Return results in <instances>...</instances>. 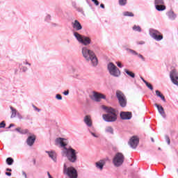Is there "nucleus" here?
Instances as JSON below:
<instances>
[{"instance_id": "nucleus-31", "label": "nucleus", "mask_w": 178, "mask_h": 178, "mask_svg": "<svg viewBox=\"0 0 178 178\" xmlns=\"http://www.w3.org/2000/svg\"><path fill=\"white\" fill-rule=\"evenodd\" d=\"M155 6L156 5H163V0H155L154 1Z\"/></svg>"}, {"instance_id": "nucleus-15", "label": "nucleus", "mask_w": 178, "mask_h": 178, "mask_svg": "<svg viewBox=\"0 0 178 178\" xmlns=\"http://www.w3.org/2000/svg\"><path fill=\"white\" fill-rule=\"evenodd\" d=\"M72 26L73 27L74 30H76V31H79L83 29V26H81V24L76 19L73 22H72Z\"/></svg>"}, {"instance_id": "nucleus-3", "label": "nucleus", "mask_w": 178, "mask_h": 178, "mask_svg": "<svg viewBox=\"0 0 178 178\" xmlns=\"http://www.w3.org/2000/svg\"><path fill=\"white\" fill-rule=\"evenodd\" d=\"M102 108L107 113L102 115V118L105 122H116L118 115H116V111H115V109H113L112 107H108L106 106H102Z\"/></svg>"}, {"instance_id": "nucleus-32", "label": "nucleus", "mask_w": 178, "mask_h": 178, "mask_svg": "<svg viewBox=\"0 0 178 178\" xmlns=\"http://www.w3.org/2000/svg\"><path fill=\"white\" fill-rule=\"evenodd\" d=\"M145 84L147 86V88H149V90H151V91L154 90V88L152 87V85H151V83H147V81H145Z\"/></svg>"}, {"instance_id": "nucleus-9", "label": "nucleus", "mask_w": 178, "mask_h": 178, "mask_svg": "<svg viewBox=\"0 0 178 178\" xmlns=\"http://www.w3.org/2000/svg\"><path fill=\"white\" fill-rule=\"evenodd\" d=\"M116 97L120 102V106L122 108H124V106H126L127 102H126V97L124 96L123 92L118 90L116 92Z\"/></svg>"}, {"instance_id": "nucleus-40", "label": "nucleus", "mask_w": 178, "mask_h": 178, "mask_svg": "<svg viewBox=\"0 0 178 178\" xmlns=\"http://www.w3.org/2000/svg\"><path fill=\"white\" fill-rule=\"evenodd\" d=\"M165 140H166L167 144L168 145H170V139L168 136L165 137Z\"/></svg>"}, {"instance_id": "nucleus-16", "label": "nucleus", "mask_w": 178, "mask_h": 178, "mask_svg": "<svg viewBox=\"0 0 178 178\" xmlns=\"http://www.w3.org/2000/svg\"><path fill=\"white\" fill-rule=\"evenodd\" d=\"M83 122L88 127H92V120L91 115H86L83 118Z\"/></svg>"}, {"instance_id": "nucleus-1", "label": "nucleus", "mask_w": 178, "mask_h": 178, "mask_svg": "<svg viewBox=\"0 0 178 178\" xmlns=\"http://www.w3.org/2000/svg\"><path fill=\"white\" fill-rule=\"evenodd\" d=\"M56 145H60L63 148L62 155L66 156L72 163H74L77 161V152L72 147H66L67 145V140L62 138H56L55 140Z\"/></svg>"}, {"instance_id": "nucleus-17", "label": "nucleus", "mask_w": 178, "mask_h": 178, "mask_svg": "<svg viewBox=\"0 0 178 178\" xmlns=\"http://www.w3.org/2000/svg\"><path fill=\"white\" fill-rule=\"evenodd\" d=\"M34 143H35V136L33 135L28 137L26 140V144H28L29 147L33 145Z\"/></svg>"}, {"instance_id": "nucleus-52", "label": "nucleus", "mask_w": 178, "mask_h": 178, "mask_svg": "<svg viewBox=\"0 0 178 178\" xmlns=\"http://www.w3.org/2000/svg\"><path fill=\"white\" fill-rule=\"evenodd\" d=\"M24 65H29V66H31V64L29 63L28 62H24Z\"/></svg>"}, {"instance_id": "nucleus-45", "label": "nucleus", "mask_w": 178, "mask_h": 178, "mask_svg": "<svg viewBox=\"0 0 178 178\" xmlns=\"http://www.w3.org/2000/svg\"><path fill=\"white\" fill-rule=\"evenodd\" d=\"M74 77L75 79H80V75L79 74H76V75L74 76Z\"/></svg>"}, {"instance_id": "nucleus-5", "label": "nucleus", "mask_w": 178, "mask_h": 178, "mask_svg": "<svg viewBox=\"0 0 178 178\" xmlns=\"http://www.w3.org/2000/svg\"><path fill=\"white\" fill-rule=\"evenodd\" d=\"M64 173L67 175L70 178H77V170L74 167H67L64 164Z\"/></svg>"}, {"instance_id": "nucleus-23", "label": "nucleus", "mask_w": 178, "mask_h": 178, "mask_svg": "<svg viewBox=\"0 0 178 178\" xmlns=\"http://www.w3.org/2000/svg\"><path fill=\"white\" fill-rule=\"evenodd\" d=\"M156 95L157 97H159V98H161L162 99V101H163V102H166V99H165V96H163V95H162L159 90H156Z\"/></svg>"}, {"instance_id": "nucleus-48", "label": "nucleus", "mask_w": 178, "mask_h": 178, "mask_svg": "<svg viewBox=\"0 0 178 178\" xmlns=\"http://www.w3.org/2000/svg\"><path fill=\"white\" fill-rule=\"evenodd\" d=\"M22 71L26 72V71H27V67H24L22 68Z\"/></svg>"}, {"instance_id": "nucleus-47", "label": "nucleus", "mask_w": 178, "mask_h": 178, "mask_svg": "<svg viewBox=\"0 0 178 178\" xmlns=\"http://www.w3.org/2000/svg\"><path fill=\"white\" fill-rule=\"evenodd\" d=\"M100 7L102 8V9H105V6L103 3L100 4Z\"/></svg>"}, {"instance_id": "nucleus-36", "label": "nucleus", "mask_w": 178, "mask_h": 178, "mask_svg": "<svg viewBox=\"0 0 178 178\" xmlns=\"http://www.w3.org/2000/svg\"><path fill=\"white\" fill-rule=\"evenodd\" d=\"M5 126H6V124H5V122L3 121L0 123V129L5 127Z\"/></svg>"}, {"instance_id": "nucleus-39", "label": "nucleus", "mask_w": 178, "mask_h": 178, "mask_svg": "<svg viewBox=\"0 0 178 178\" xmlns=\"http://www.w3.org/2000/svg\"><path fill=\"white\" fill-rule=\"evenodd\" d=\"M92 2H94L95 5H96V6H98V5H99V2L97 1V0H92Z\"/></svg>"}, {"instance_id": "nucleus-6", "label": "nucleus", "mask_w": 178, "mask_h": 178, "mask_svg": "<svg viewBox=\"0 0 178 178\" xmlns=\"http://www.w3.org/2000/svg\"><path fill=\"white\" fill-rule=\"evenodd\" d=\"M107 69L111 74L113 77H119L120 76V70L118 69V67L113 63H110L107 65Z\"/></svg>"}, {"instance_id": "nucleus-21", "label": "nucleus", "mask_w": 178, "mask_h": 178, "mask_svg": "<svg viewBox=\"0 0 178 178\" xmlns=\"http://www.w3.org/2000/svg\"><path fill=\"white\" fill-rule=\"evenodd\" d=\"M89 130V133H90L91 136H92V137H95V138H98L99 137V135L98 133H97V131L93 129L91 130V129H88Z\"/></svg>"}, {"instance_id": "nucleus-42", "label": "nucleus", "mask_w": 178, "mask_h": 178, "mask_svg": "<svg viewBox=\"0 0 178 178\" xmlns=\"http://www.w3.org/2000/svg\"><path fill=\"white\" fill-rule=\"evenodd\" d=\"M33 109H35V111H38V112H40L41 110H40L38 108H37V106H33Z\"/></svg>"}, {"instance_id": "nucleus-51", "label": "nucleus", "mask_w": 178, "mask_h": 178, "mask_svg": "<svg viewBox=\"0 0 178 178\" xmlns=\"http://www.w3.org/2000/svg\"><path fill=\"white\" fill-rule=\"evenodd\" d=\"M47 175H48L49 178H52V176L51 175L49 172H47Z\"/></svg>"}, {"instance_id": "nucleus-46", "label": "nucleus", "mask_w": 178, "mask_h": 178, "mask_svg": "<svg viewBox=\"0 0 178 178\" xmlns=\"http://www.w3.org/2000/svg\"><path fill=\"white\" fill-rule=\"evenodd\" d=\"M22 175L23 176H24L25 178H27V174H26V172H22Z\"/></svg>"}, {"instance_id": "nucleus-37", "label": "nucleus", "mask_w": 178, "mask_h": 178, "mask_svg": "<svg viewBox=\"0 0 178 178\" xmlns=\"http://www.w3.org/2000/svg\"><path fill=\"white\" fill-rule=\"evenodd\" d=\"M136 55H138V58H140V59H142V60H143V61L145 60V58H144V56H143V55L139 54H138Z\"/></svg>"}, {"instance_id": "nucleus-58", "label": "nucleus", "mask_w": 178, "mask_h": 178, "mask_svg": "<svg viewBox=\"0 0 178 178\" xmlns=\"http://www.w3.org/2000/svg\"><path fill=\"white\" fill-rule=\"evenodd\" d=\"M159 149L161 150V147H159Z\"/></svg>"}, {"instance_id": "nucleus-55", "label": "nucleus", "mask_w": 178, "mask_h": 178, "mask_svg": "<svg viewBox=\"0 0 178 178\" xmlns=\"http://www.w3.org/2000/svg\"><path fill=\"white\" fill-rule=\"evenodd\" d=\"M6 170L7 172H12V169H10V168H7Z\"/></svg>"}, {"instance_id": "nucleus-54", "label": "nucleus", "mask_w": 178, "mask_h": 178, "mask_svg": "<svg viewBox=\"0 0 178 178\" xmlns=\"http://www.w3.org/2000/svg\"><path fill=\"white\" fill-rule=\"evenodd\" d=\"M140 79H141V80L143 81V83H145V81H145V79H144V78H143V77H140Z\"/></svg>"}, {"instance_id": "nucleus-44", "label": "nucleus", "mask_w": 178, "mask_h": 178, "mask_svg": "<svg viewBox=\"0 0 178 178\" xmlns=\"http://www.w3.org/2000/svg\"><path fill=\"white\" fill-rule=\"evenodd\" d=\"M64 95H69V90L63 92Z\"/></svg>"}, {"instance_id": "nucleus-49", "label": "nucleus", "mask_w": 178, "mask_h": 178, "mask_svg": "<svg viewBox=\"0 0 178 178\" xmlns=\"http://www.w3.org/2000/svg\"><path fill=\"white\" fill-rule=\"evenodd\" d=\"M19 119H23V118L21 116L20 113H17Z\"/></svg>"}, {"instance_id": "nucleus-25", "label": "nucleus", "mask_w": 178, "mask_h": 178, "mask_svg": "<svg viewBox=\"0 0 178 178\" xmlns=\"http://www.w3.org/2000/svg\"><path fill=\"white\" fill-rule=\"evenodd\" d=\"M106 133H108L109 134H113V128L112 127H106L105 129Z\"/></svg>"}, {"instance_id": "nucleus-19", "label": "nucleus", "mask_w": 178, "mask_h": 178, "mask_svg": "<svg viewBox=\"0 0 178 178\" xmlns=\"http://www.w3.org/2000/svg\"><path fill=\"white\" fill-rule=\"evenodd\" d=\"M155 106L157 108L159 113L163 118H166V114H165V110L162 106H159L158 104H155Z\"/></svg>"}, {"instance_id": "nucleus-24", "label": "nucleus", "mask_w": 178, "mask_h": 178, "mask_svg": "<svg viewBox=\"0 0 178 178\" xmlns=\"http://www.w3.org/2000/svg\"><path fill=\"white\" fill-rule=\"evenodd\" d=\"M124 72L125 73H127V74H128V76H129L130 77H132V79H134V77H136V74L133 73V72H130L127 69H125Z\"/></svg>"}, {"instance_id": "nucleus-14", "label": "nucleus", "mask_w": 178, "mask_h": 178, "mask_svg": "<svg viewBox=\"0 0 178 178\" xmlns=\"http://www.w3.org/2000/svg\"><path fill=\"white\" fill-rule=\"evenodd\" d=\"M120 116L122 120H130L131 119V113L122 111L120 113Z\"/></svg>"}, {"instance_id": "nucleus-30", "label": "nucleus", "mask_w": 178, "mask_h": 178, "mask_svg": "<svg viewBox=\"0 0 178 178\" xmlns=\"http://www.w3.org/2000/svg\"><path fill=\"white\" fill-rule=\"evenodd\" d=\"M127 3V0H119V4L120 6H124Z\"/></svg>"}, {"instance_id": "nucleus-13", "label": "nucleus", "mask_w": 178, "mask_h": 178, "mask_svg": "<svg viewBox=\"0 0 178 178\" xmlns=\"http://www.w3.org/2000/svg\"><path fill=\"white\" fill-rule=\"evenodd\" d=\"M45 153L47 154L49 158L53 160L54 162H57L58 154L54 150L45 151Z\"/></svg>"}, {"instance_id": "nucleus-38", "label": "nucleus", "mask_w": 178, "mask_h": 178, "mask_svg": "<svg viewBox=\"0 0 178 178\" xmlns=\"http://www.w3.org/2000/svg\"><path fill=\"white\" fill-rule=\"evenodd\" d=\"M56 99L60 100V99H62V95H59V94H57V95H56Z\"/></svg>"}, {"instance_id": "nucleus-53", "label": "nucleus", "mask_w": 178, "mask_h": 178, "mask_svg": "<svg viewBox=\"0 0 178 178\" xmlns=\"http://www.w3.org/2000/svg\"><path fill=\"white\" fill-rule=\"evenodd\" d=\"M14 126H15V124H10V126L8 127V129H10V127H13Z\"/></svg>"}, {"instance_id": "nucleus-35", "label": "nucleus", "mask_w": 178, "mask_h": 178, "mask_svg": "<svg viewBox=\"0 0 178 178\" xmlns=\"http://www.w3.org/2000/svg\"><path fill=\"white\" fill-rule=\"evenodd\" d=\"M45 22H50L51 20V15H47L44 19Z\"/></svg>"}, {"instance_id": "nucleus-28", "label": "nucleus", "mask_w": 178, "mask_h": 178, "mask_svg": "<svg viewBox=\"0 0 178 178\" xmlns=\"http://www.w3.org/2000/svg\"><path fill=\"white\" fill-rule=\"evenodd\" d=\"M124 16H129L131 17H133V16H134V14H133V13H130L129 11H126L123 13Z\"/></svg>"}, {"instance_id": "nucleus-43", "label": "nucleus", "mask_w": 178, "mask_h": 178, "mask_svg": "<svg viewBox=\"0 0 178 178\" xmlns=\"http://www.w3.org/2000/svg\"><path fill=\"white\" fill-rule=\"evenodd\" d=\"M15 131H18V133H20V131H22V129L19 128V127H18V128H16V129H15Z\"/></svg>"}, {"instance_id": "nucleus-29", "label": "nucleus", "mask_w": 178, "mask_h": 178, "mask_svg": "<svg viewBox=\"0 0 178 178\" xmlns=\"http://www.w3.org/2000/svg\"><path fill=\"white\" fill-rule=\"evenodd\" d=\"M133 30H134V31H138L139 33H140V31H141V27H140V26H136V25H135V26H134V27H133Z\"/></svg>"}, {"instance_id": "nucleus-12", "label": "nucleus", "mask_w": 178, "mask_h": 178, "mask_svg": "<svg viewBox=\"0 0 178 178\" xmlns=\"http://www.w3.org/2000/svg\"><path fill=\"white\" fill-rule=\"evenodd\" d=\"M138 143H140L138 138L137 136H133L130 138L129 145L131 148L136 149L137 148V145H138Z\"/></svg>"}, {"instance_id": "nucleus-50", "label": "nucleus", "mask_w": 178, "mask_h": 178, "mask_svg": "<svg viewBox=\"0 0 178 178\" xmlns=\"http://www.w3.org/2000/svg\"><path fill=\"white\" fill-rule=\"evenodd\" d=\"M6 176H12V173L10 172H6Z\"/></svg>"}, {"instance_id": "nucleus-34", "label": "nucleus", "mask_w": 178, "mask_h": 178, "mask_svg": "<svg viewBox=\"0 0 178 178\" xmlns=\"http://www.w3.org/2000/svg\"><path fill=\"white\" fill-rule=\"evenodd\" d=\"M19 133H20V134H27V133H29V130L28 129H21V131Z\"/></svg>"}, {"instance_id": "nucleus-11", "label": "nucleus", "mask_w": 178, "mask_h": 178, "mask_svg": "<svg viewBox=\"0 0 178 178\" xmlns=\"http://www.w3.org/2000/svg\"><path fill=\"white\" fill-rule=\"evenodd\" d=\"M170 78L171 79L173 84H175V86H178V73L176 70H172L170 72Z\"/></svg>"}, {"instance_id": "nucleus-18", "label": "nucleus", "mask_w": 178, "mask_h": 178, "mask_svg": "<svg viewBox=\"0 0 178 178\" xmlns=\"http://www.w3.org/2000/svg\"><path fill=\"white\" fill-rule=\"evenodd\" d=\"M105 165V160H100L95 163V166L97 169L99 170H102L104 169V166Z\"/></svg>"}, {"instance_id": "nucleus-4", "label": "nucleus", "mask_w": 178, "mask_h": 178, "mask_svg": "<svg viewBox=\"0 0 178 178\" xmlns=\"http://www.w3.org/2000/svg\"><path fill=\"white\" fill-rule=\"evenodd\" d=\"M74 36L80 44L83 45H90L91 44V39L87 36L81 35L77 32H74Z\"/></svg>"}, {"instance_id": "nucleus-57", "label": "nucleus", "mask_w": 178, "mask_h": 178, "mask_svg": "<svg viewBox=\"0 0 178 178\" xmlns=\"http://www.w3.org/2000/svg\"><path fill=\"white\" fill-rule=\"evenodd\" d=\"M139 44H144V42H140V43H139Z\"/></svg>"}, {"instance_id": "nucleus-26", "label": "nucleus", "mask_w": 178, "mask_h": 178, "mask_svg": "<svg viewBox=\"0 0 178 178\" xmlns=\"http://www.w3.org/2000/svg\"><path fill=\"white\" fill-rule=\"evenodd\" d=\"M10 110L12 111L11 118H16L17 111H16V109L13 108V107H10Z\"/></svg>"}, {"instance_id": "nucleus-2", "label": "nucleus", "mask_w": 178, "mask_h": 178, "mask_svg": "<svg viewBox=\"0 0 178 178\" xmlns=\"http://www.w3.org/2000/svg\"><path fill=\"white\" fill-rule=\"evenodd\" d=\"M82 54L86 60L91 62L92 66H97L98 65V58H97L94 51L88 49L87 47H83Z\"/></svg>"}, {"instance_id": "nucleus-20", "label": "nucleus", "mask_w": 178, "mask_h": 178, "mask_svg": "<svg viewBox=\"0 0 178 178\" xmlns=\"http://www.w3.org/2000/svg\"><path fill=\"white\" fill-rule=\"evenodd\" d=\"M156 10H159L161 12V10H165L166 9V7L163 6V4H157L155 6Z\"/></svg>"}, {"instance_id": "nucleus-22", "label": "nucleus", "mask_w": 178, "mask_h": 178, "mask_svg": "<svg viewBox=\"0 0 178 178\" xmlns=\"http://www.w3.org/2000/svg\"><path fill=\"white\" fill-rule=\"evenodd\" d=\"M168 16L171 20H175L176 19V15L175 14V13H173V11L168 12Z\"/></svg>"}, {"instance_id": "nucleus-27", "label": "nucleus", "mask_w": 178, "mask_h": 178, "mask_svg": "<svg viewBox=\"0 0 178 178\" xmlns=\"http://www.w3.org/2000/svg\"><path fill=\"white\" fill-rule=\"evenodd\" d=\"M13 159L10 158V157H8L6 159V163L8 164L9 165H13Z\"/></svg>"}, {"instance_id": "nucleus-33", "label": "nucleus", "mask_w": 178, "mask_h": 178, "mask_svg": "<svg viewBox=\"0 0 178 178\" xmlns=\"http://www.w3.org/2000/svg\"><path fill=\"white\" fill-rule=\"evenodd\" d=\"M128 52L132 54V55H138V53H136V51L130 49H127Z\"/></svg>"}, {"instance_id": "nucleus-8", "label": "nucleus", "mask_w": 178, "mask_h": 178, "mask_svg": "<svg viewBox=\"0 0 178 178\" xmlns=\"http://www.w3.org/2000/svg\"><path fill=\"white\" fill-rule=\"evenodd\" d=\"M149 35L154 38V40H156V41L163 40V36L161 35V32L155 29H149Z\"/></svg>"}, {"instance_id": "nucleus-10", "label": "nucleus", "mask_w": 178, "mask_h": 178, "mask_svg": "<svg viewBox=\"0 0 178 178\" xmlns=\"http://www.w3.org/2000/svg\"><path fill=\"white\" fill-rule=\"evenodd\" d=\"M106 96L102 93L93 92L92 99L96 102H100L101 99H106Z\"/></svg>"}, {"instance_id": "nucleus-41", "label": "nucleus", "mask_w": 178, "mask_h": 178, "mask_svg": "<svg viewBox=\"0 0 178 178\" xmlns=\"http://www.w3.org/2000/svg\"><path fill=\"white\" fill-rule=\"evenodd\" d=\"M116 63L118 67H123V65H122V63L120 62H117Z\"/></svg>"}, {"instance_id": "nucleus-7", "label": "nucleus", "mask_w": 178, "mask_h": 178, "mask_svg": "<svg viewBox=\"0 0 178 178\" xmlns=\"http://www.w3.org/2000/svg\"><path fill=\"white\" fill-rule=\"evenodd\" d=\"M123 162H124V156L122 153H117L113 159V163L114 166L117 168L123 165Z\"/></svg>"}, {"instance_id": "nucleus-56", "label": "nucleus", "mask_w": 178, "mask_h": 178, "mask_svg": "<svg viewBox=\"0 0 178 178\" xmlns=\"http://www.w3.org/2000/svg\"><path fill=\"white\" fill-rule=\"evenodd\" d=\"M152 143H154V138H152Z\"/></svg>"}]
</instances>
